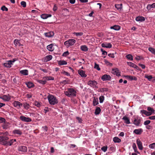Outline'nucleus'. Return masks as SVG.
Wrapping results in <instances>:
<instances>
[{"label":"nucleus","instance_id":"nucleus-1","mask_svg":"<svg viewBox=\"0 0 155 155\" xmlns=\"http://www.w3.org/2000/svg\"><path fill=\"white\" fill-rule=\"evenodd\" d=\"M76 91L71 88H69L68 91L64 92L65 95L69 97H75L76 95Z\"/></svg>","mask_w":155,"mask_h":155},{"label":"nucleus","instance_id":"nucleus-2","mask_svg":"<svg viewBox=\"0 0 155 155\" xmlns=\"http://www.w3.org/2000/svg\"><path fill=\"white\" fill-rule=\"evenodd\" d=\"M48 99L49 104L51 105H54L58 103L57 98L52 95L49 94L48 96Z\"/></svg>","mask_w":155,"mask_h":155},{"label":"nucleus","instance_id":"nucleus-3","mask_svg":"<svg viewBox=\"0 0 155 155\" xmlns=\"http://www.w3.org/2000/svg\"><path fill=\"white\" fill-rule=\"evenodd\" d=\"M76 42V41L74 39H69L68 40L66 41L64 43V45L66 46L67 48L72 46Z\"/></svg>","mask_w":155,"mask_h":155},{"label":"nucleus","instance_id":"nucleus-4","mask_svg":"<svg viewBox=\"0 0 155 155\" xmlns=\"http://www.w3.org/2000/svg\"><path fill=\"white\" fill-rule=\"evenodd\" d=\"M1 140H0V143L2 145L8 146V137L6 136H1Z\"/></svg>","mask_w":155,"mask_h":155},{"label":"nucleus","instance_id":"nucleus-5","mask_svg":"<svg viewBox=\"0 0 155 155\" xmlns=\"http://www.w3.org/2000/svg\"><path fill=\"white\" fill-rule=\"evenodd\" d=\"M141 119L140 118L137 117L135 118L133 122V123L137 126H139L141 123Z\"/></svg>","mask_w":155,"mask_h":155},{"label":"nucleus","instance_id":"nucleus-6","mask_svg":"<svg viewBox=\"0 0 155 155\" xmlns=\"http://www.w3.org/2000/svg\"><path fill=\"white\" fill-rule=\"evenodd\" d=\"M97 84V82L94 81L90 80L88 82V85L93 87H97L96 85Z\"/></svg>","mask_w":155,"mask_h":155},{"label":"nucleus","instance_id":"nucleus-7","mask_svg":"<svg viewBox=\"0 0 155 155\" xmlns=\"http://www.w3.org/2000/svg\"><path fill=\"white\" fill-rule=\"evenodd\" d=\"M20 118L22 121L27 122H30L31 121V118L29 117H25L23 116H21L20 117Z\"/></svg>","mask_w":155,"mask_h":155},{"label":"nucleus","instance_id":"nucleus-8","mask_svg":"<svg viewBox=\"0 0 155 155\" xmlns=\"http://www.w3.org/2000/svg\"><path fill=\"white\" fill-rule=\"evenodd\" d=\"M13 105L15 107L18 109L21 107L23 104L18 101H15L13 102Z\"/></svg>","mask_w":155,"mask_h":155},{"label":"nucleus","instance_id":"nucleus-9","mask_svg":"<svg viewBox=\"0 0 155 155\" xmlns=\"http://www.w3.org/2000/svg\"><path fill=\"white\" fill-rule=\"evenodd\" d=\"M54 33L52 31H49L45 33L44 35L46 37L51 38L54 35Z\"/></svg>","mask_w":155,"mask_h":155},{"label":"nucleus","instance_id":"nucleus-10","mask_svg":"<svg viewBox=\"0 0 155 155\" xmlns=\"http://www.w3.org/2000/svg\"><path fill=\"white\" fill-rule=\"evenodd\" d=\"M119 70L117 68L113 69L112 73L116 75L117 76L119 77L120 76V72L119 71Z\"/></svg>","mask_w":155,"mask_h":155},{"label":"nucleus","instance_id":"nucleus-11","mask_svg":"<svg viewBox=\"0 0 155 155\" xmlns=\"http://www.w3.org/2000/svg\"><path fill=\"white\" fill-rule=\"evenodd\" d=\"M18 150L19 151L26 152L27 151V148L26 147L24 146H20L18 148Z\"/></svg>","mask_w":155,"mask_h":155},{"label":"nucleus","instance_id":"nucleus-12","mask_svg":"<svg viewBox=\"0 0 155 155\" xmlns=\"http://www.w3.org/2000/svg\"><path fill=\"white\" fill-rule=\"evenodd\" d=\"M111 77L109 75L104 74L101 78V79L103 81H108L110 79Z\"/></svg>","mask_w":155,"mask_h":155},{"label":"nucleus","instance_id":"nucleus-13","mask_svg":"<svg viewBox=\"0 0 155 155\" xmlns=\"http://www.w3.org/2000/svg\"><path fill=\"white\" fill-rule=\"evenodd\" d=\"M101 45L102 47L107 48H111L112 47V45L110 43H103Z\"/></svg>","mask_w":155,"mask_h":155},{"label":"nucleus","instance_id":"nucleus-14","mask_svg":"<svg viewBox=\"0 0 155 155\" xmlns=\"http://www.w3.org/2000/svg\"><path fill=\"white\" fill-rule=\"evenodd\" d=\"M136 142L139 149L140 150H143V147L142 145V143L140 140L138 139H137Z\"/></svg>","mask_w":155,"mask_h":155},{"label":"nucleus","instance_id":"nucleus-15","mask_svg":"<svg viewBox=\"0 0 155 155\" xmlns=\"http://www.w3.org/2000/svg\"><path fill=\"white\" fill-rule=\"evenodd\" d=\"M12 133L15 135L17 134L21 135L22 134V132L20 130L15 129L13 131Z\"/></svg>","mask_w":155,"mask_h":155},{"label":"nucleus","instance_id":"nucleus-16","mask_svg":"<svg viewBox=\"0 0 155 155\" xmlns=\"http://www.w3.org/2000/svg\"><path fill=\"white\" fill-rule=\"evenodd\" d=\"M122 120H123L124 122L127 124H130V122L129 118L127 117L126 116H124L123 118H122Z\"/></svg>","mask_w":155,"mask_h":155},{"label":"nucleus","instance_id":"nucleus-17","mask_svg":"<svg viewBox=\"0 0 155 155\" xmlns=\"http://www.w3.org/2000/svg\"><path fill=\"white\" fill-rule=\"evenodd\" d=\"M78 73L82 77H86L87 76V75L85 74V71L82 70H79Z\"/></svg>","mask_w":155,"mask_h":155},{"label":"nucleus","instance_id":"nucleus-18","mask_svg":"<svg viewBox=\"0 0 155 155\" xmlns=\"http://www.w3.org/2000/svg\"><path fill=\"white\" fill-rule=\"evenodd\" d=\"M135 20L137 21H143L145 20V18L143 16H138L136 17Z\"/></svg>","mask_w":155,"mask_h":155},{"label":"nucleus","instance_id":"nucleus-19","mask_svg":"<svg viewBox=\"0 0 155 155\" xmlns=\"http://www.w3.org/2000/svg\"><path fill=\"white\" fill-rule=\"evenodd\" d=\"M10 124L8 122L5 123L2 125V127L3 129H7L9 128Z\"/></svg>","mask_w":155,"mask_h":155},{"label":"nucleus","instance_id":"nucleus-20","mask_svg":"<svg viewBox=\"0 0 155 155\" xmlns=\"http://www.w3.org/2000/svg\"><path fill=\"white\" fill-rule=\"evenodd\" d=\"M51 15L50 14H43L41 15V17L43 19H46L48 18L51 17Z\"/></svg>","mask_w":155,"mask_h":155},{"label":"nucleus","instance_id":"nucleus-21","mask_svg":"<svg viewBox=\"0 0 155 155\" xmlns=\"http://www.w3.org/2000/svg\"><path fill=\"white\" fill-rule=\"evenodd\" d=\"M143 131V130L141 128H140L134 130V133L137 134H140Z\"/></svg>","mask_w":155,"mask_h":155},{"label":"nucleus","instance_id":"nucleus-22","mask_svg":"<svg viewBox=\"0 0 155 155\" xmlns=\"http://www.w3.org/2000/svg\"><path fill=\"white\" fill-rule=\"evenodd\" d=\"M140 112L142 114H144L147 116H149L151 115V112H149L147 111V110H141L140 111Z\"/></svg>","mask_w":155,"mask_h":155},{"label":"nucleus","instance_id":"nucleus-23","mask_svg":"<svg viewBox=\"0 0 155 155\" xmlns=\"http://www.w3.org/2000/svg\"><path fill=\"white\" fill-rule=\"evenodd\" d=\"M0 98L5 101H8L10 99V98L8 96L5 95H3L2 97H0Z\"/></svg>","mask_w":155,"mask_h":155},{"label":"nucleus","instance_id":"nucleus-24","mask_svg":"<svg viewBox=\"0 0 155 155\" xmlns=\"http://www.w3.org/2000/svg\"><path fill=\"white\" fill-rule=\"evenodd\" d=\"M115 6L117 10L120 11H121V10L122 8V4H116L115 5Z\"/></svg>","mask_w":155,"mask_h":155},{"label":"nucleus","instance_id":"nucleus-25","mask_svg":"<svg viewBox=\"0 0 155 155\" xmlns=\"http://www.w3.org/2000/svg\"><path fill=\"white\" fill-rule=\"evenodd\" d=\"M47 48L50 51H53L54 50V48H53V44H51L48 45L47 47Z\"/></svg>","mask_w":155,"mask_h":155},{"label":"nucleus","instance_id":"nucleus-26","mask_svg":"<svg viewBox=\"0 0 155 155\" xmlns=\"http://www.w3.org/2000/svg\"><path fill=\"white\" fill-rule=\"evenodd\" d=\"M120 27L119 25H114L110 27L111 29H113L115 30L118 31L120 29Z\"/></svg>","mask_w":155,"mask_h":155},{"label":"nucleus","instance_id":"nucleus-27","mask_svg":"<svg viewBox=\"0 0 155 155\" xmlns=\"http://www.w3.org/2000/svg\"><path fill=\"white\" fill-rule=\"evenodd\" d=\"M3 65L5 67L10 68L11 67L12 64L8 61L7 62L4 63Z\"/></svg>","mask_w":155,"mask_h":155},{"label":"nucleus","instance_id":"nucleus-28","mask_svg":"<svg viewBox=\"0 0 155 155\" xmlns=\"http://www.w3.org/2000/svg\"><path fill=\"white\" fill-rule=\"evenodd\" d=\"M52 58V56L51 55H47L45 57V60L46 61H48L51 60Z\"/></svg>","mask_w":155,"mask_h":155},{"label":"nucleus","instance_id":"nucleus-29","mask_svg":"<svg viewBox=\"0 0 155 155\" xmlns=\"http://www.w3.org/2000/svg\"><path fill=\"white\" fill-rule=\"evenodd\" d=\"M101 110L99 107H96L94 112L95 114L96 115L99 114L100 113Z\"/></svg>","mask_w":155,"mask_h":155},{"label":"nucleus","instance_id":"nucleus-30","mask_svg":"<svg viewBox=\"0 0 155 155\" xmlns=\"http://www.w3.org/2000/svg\"><path fill=\"white\" fill-rule=\"evenodd\" d=\"M16 139H12L9 140L8 141V146L9 145L10 146H11L13 144L14 142H16Z\"/></svg>","mask_w":155,"mask_h":155},{"label":"nucleus","instance_id":"nucleus-31","mask_svg":"<svg viewBox=\"0 0 155 155\" xmlns=\"http://www.w3.org/2000/svg\"><path fill=\"white\" fill-rule=\"evenodd\" d=\"M93 105L94 106L97 105L99 104L98 99L97 98H96L95 97H94L93 100Z\"/></svg>","mask_w":155,"mask_h":155},{"label":"nucleus","instance_id":"nucleus-32","mask_svg":"<svg viewBox=\"0 0 155 155\" xmlns=\"http://www.w3.org/2000/svg\"><path fill=\"white\" fill-rule=\"evenodd\" d=\"M20 73L23 75H27L28 74V71L27 70H21Z\"/></svg>","mask_w":155,"mask_h":155},{"label":"nucleus","instance_id":"nucleus-33","mask_svg":"<svg viewBox=\"0 0 155 155\" xmlns=\"http://www.w3.org/2000/svg\"><path fill=\"white\" fill-rule=\"evenodd\" d=\"M14 44L16 46H20L22 45L20 43L19 40L15 39L14 41Z\"/></svg>","mask_w":155,"mask_h":155},{"label":"nucleus","instance_id":"nucleus-34","mask_svg":"<svg viewBox=\"0 0 155 155\" xmlns=\"http://www.w3.org/2000/svg\"><path fill=\"white\" fill-rule=\"evenodd\" d=\"M26 84L27 85V87L29 88H31L34 86V84L31 82H26Z\"/></svg>","mask_w":155,"mask_h":155},{"label":"nucleus","instance_id":"nucleus-35","mask_svg":"<svg viewBox=\"0 0 155 155\" xmlns=\"http://www.w3.org/2000/svg\"><path fill=\"white\" fill-rule=\"evenodd\" d=\"M127 78L130 80H134L137 81V78L135 76H131L127 75L126 76Z\"/></svg>","mask_w":155,"mask_h":155},{"label":"nucleus","instance_id":"nucleus-36","mask_svg":"<svg viewBox=\"0 0 155 155\" xmlns=\"http://www.w3.org/2000/svg\"><path fill=\"white\" fill-rule=\"evenodd\" d=\"M43 79L46 80H53L54 79V78L51 76L45 77L43 78Z\"/></svg>","mask_w":155,"mask_h":155},{"label":"nucleus","instance_id":"nucleus-37","mask_svg":"<svg viewBox=\"0 0 155 155\" xmlns=\"http://www.w3.org/2000/svg\"><path fill=\"white\" fill-rule=\"evenodd\" d=\"M113 140L115 143H119L121 142V140L117 137H115L113 138Z\"/></svg>","mask_w":155,"mask_h":155},{"label":"nucleus","instance_id":"nucleus-38","mask_svg":"<svg viewBox=\"0 0 155 155\" xmlns=\"http://www.w3.org/2000/svg\"><path fill=\"white\" fill-rule=\"evenodd\" d=\"M81 49L82 51H88V49L87 47L85 45H82L81 47Z\"/></svg>","mask_w":155,"mask_h":155},{"label":"nucleus","instance_id":"nucleus-39","mask_svg":"<svg viewBox=\"0 0 155 155\" xmlns=\"http://www.w3.org/2000/svg\"><path fill=\"white\" fill-rule=\"evenodd\" d=\"M148 50L152 54L155 55V49L151 47H150L148 48Z\"/></svg>","mask_w":155,"mask_h":155},{"label":"nucleus","instance_id":"nucleus-40","mask_svg":"<svg viewBox=\"0 0 155 155\" xmlns=\"http://www.w3.org/2000/svg\"><path fill=\"white\" fill-rule=\"evenodd\" d=\"M67 62L65 61H60L58 62V64L60 65H64L67 64Z\"/></svg>","mask_w":155,"mask_h":155},{"label":"nucleus","instance_id":"nucleus-41","mask_svg":"<svg viewBox=\"0 0 155 155\" xmlns=\"http://www.w3.org/2000/svg\"><path fill=\"white\" fill-rule=\"evenodd\" d=\"M23 105L24 108L26 110L28 109L30 107L29 104L26 102L23 103Z\"/></svg>","mask_w":155,"mask_h":155},{"label":"nucleus","instance_id":"nucleus-42","mask_svg":"<svg viewBox=\"0 0 155 155\" xmlns=\"http://www.w3.org/2000/svg\"><path fill=\"white\" fill-rule=\"evenodd\" d=\"M132 147L134 150V152L136 153H138L136 145L135 143H133L132 145Z\"/></svg>","mask_w":155,"mask_h":155},{"label":"nucleus","instance_id":"nucleus-43","mask_svg":"<svg viewBox=\"0 0 155 155\" xmlns=\"http://www.w3.org/2000/svg\"><path fill=\"white\" fill-rule=\"evenodd\" d=\"M99 100L100 103H102L104 100V97L103 96H101L99 98Z\"/></svg>","mask_w":155,"mask_h":155},{"label":"nucleus","instance_id":"nucleus-44","mask_svg":"<svg viewBox=\"0 0 155 155\" xmlns=\"http://www.w3.org/2000/svg\"><path fill=\"white\" fill-rule=\"evenodd\" d=\"M147 110L149 111V112L151 113V115L154 111V110L153 108L150 107H148L147 108Z\"/></svg>","mask_w":155,"mask_h":155},{"label":"nucleus","instance_id":"nucleus-45","mask_svg":"<svg viewBox=\"0 0 155 155\" xmlns=\"http://www.w3.org/2000/svg\"><path fill=\"white\" fill-rule=\"evenodd\" d=\"M38 83L44 85L46 84V81L45 80H39L38 81Z\"/></svg>","mask_w":155,"mask_h":155},{"label":"nucleus","instance_id":"nucleus-46","mask_svg":"<svg viewBox=\"0 0 155 155\" xmlns=\"http://www.w3.org/2000/svg\"><path fill=\"white\" fill-rule=\"evenodd\" d=\"M127 64L129 65V66H130L133 68H134L136 64H134V63H133L132 62H127Z\"/></svg>","mask_w":155,"mask_h":155},{"label":"nucleus","instance_id":"nucleus-47","mask_svg":"<svg viewBox=\"0 0 155 155\" xmlns=\"http://www.w3.org/2000/svg\"><path fill=\"white\" fill-rule=\"evenodd\" d=\"M145 77L149 81H150L153 78V77L152 75H145Z\"/></svg>","mask_w":155,"mask_h":155},{"label":"nucleus","instance_id":"nucleus-48","mask_svg":"<svg viewBox=\"0 0 155 155\" xmlns=\"http://www.w3.org/2000/svg\"><path fill=\"white\" fill-rule=\"evenodd\" d=\"M94 68L96 69L98 71H99L101 70V68L99 67V65L97 64L96 63H95L94 64Z\"/></svg>","mask_w":155,"mask_h":155},{"label":"nucleus","instance_id":"nucleus-49","mask_svg":"<svg viewBox=\"0 0 155 155\" xmlns=\"http://www.w3.org/2000/svg\"><path fill=\"white\" fill-rule=\"evenodd\" d=\"M126 57L128 59L131 60H133V56L131 54H127L126 56Z\"/></svg>","mask_w":155,"mask_h":155},{"label":"nucleus","instance_id":"nucleus-50","mask_svg":"<svg viewBox=\"0 0 155 155\" xmlns=\"http://www.w3.org/2000/svg\"><path fill=\"white\" fill-rule=\"evenodd\" d=\"M34 105L38 107H40L41 106V104L39 102L37 101L35 102Z\"/></svg>","mask_w":155,"mask_h":155},{"label":"nucleus","instance_id":"nucleus-51","mask_svg":"<svg viewBox=\"0 0 155 155\" xmlns=\"http://www.w3.org/2000/svg\"><path fill=\"white\" fill-rule=\"evenodd\" d=\"M74 34L77 36H81L83 35V33L82 32H74Z\"/></svg>","mask_w":155,"mask_h":155},{"label":"nucleus","instance_id":"nucleus-52","mask_svg":"<svg viewBox=\"0 0 155 155\" xmlns=\"http://www.w3.org/2000/svg\"><path fill=\"white\" fill-rule=\"evenodd\" d=\"M107 146H104L101 148V150L104 152H105L107 150Z\"/></svg>","mask_w":155,"mask_h":155},{"label":"nucleus","instance_id":"nucleus-53","mask_svg":"<svg viewBox=\"0 0 155 155\" xmlns=\"http://www.w3.org/2000/svg\"><path fill=\"white\" fill-rule=\"evenodd\" d=\"M1 9L3 11H8V8L6 7L5 6H3L1 8Z\"/></svg>","mask_w":155,"mask_h":155},{"label":"nucleus","instance_id":"nucleus-54","mask_svg":"<svg viewBox=\"0 0 155 155\" xmlns=\"http://www.w3.org/2000/svg\"><path fill=\"white\" fill-rule=\"evenodd\" d=\"M149 147L151 149H153L155 147V143H154L149 145Z\"/></svg>","mask_w":155,"mask_h":155},{"label":"nucleus","instance_id":"nucleus-55","mask_svg":"<svg viewBox=\"0 0 155 155\" xmlns=\"http://www.w3.org/2000/svg\"><path fill=\"white\" fill-rule=\"evenodd\" d=\"M21 4L24 8H25L26 7V2L25 1H22L21 2Z\"/></svg>","mask_w":155,"mask_h":155},{"label":"nucleus","instance_id":"nucleus-56","mask_svg":"<svg viewBox=\"0 0 155 155\" xmlns=\"http://www.w3.org/2000/svg\"><path fill=\"white\" fill-rule=\"evenodd\" d=\"M104 62H105V64L107 65H108V66H111L112 65V63H110L107 60H105L104 61Z\"/></svg>","mask_w":155,"mask_h":155},{"label":"nucleus","instance_id":"nucleus-57","mask_svg":"<svg viewBox=\"0 0 155 155\" xmlns=\"http://www.w3.org/2000/svg\"><path fill=\"white\" fill-rule=\"evenodd\" d=\"M69 54V53L68 51L64 52L62 54V56L64 57H66Z\"/></svg>","mask_w":155,"mask_h":155},{"label":"nucleus","instance_id":"nucleus-58","mask_svg":"<svg viewBox=\"0 0 155 155\" xmlns=\"http://www.w3.org/2000/svg\"><path fill=\"white\" fill-rule=\"evenodd\" d=\"M42 128L44 132H47L48 130V127L47 126H43L42 127Z\"/></svg>","mask_w":155,"mask_h":155},{"label":"nucleus","instance_id":"nucleus-59","mask_svg":"<svg viewBox=\"0 0 155 155\" xmlns=\"http://www.w3.org/2000/svg\"><path fill=\"white\" fill-rule=\"evenodd\" d=\"M152 8L151 4H148L147 7V8L148 11L150 10Z\"/></svg>","mask_w":155,"mask_h":155},{"label":"nucleus","instance_id":"nucleus-60","mask_svg":"<svg viewBox=\"0 0 155 155\" xmlns=\"http://www.w3.org/2000/svg\"><path fill=\"white\" fill-rule=\"evenodd\" d=\"M101 51L102 52V54L104 55H107V52L103 50L102 48L101 49Z\"/></svg>","mask_w":155,"mask_h":155},{"label":"nucleus","instance_id":"nucleus-61","mask_svg":"<svg viewBox=\"0 0 155 155\" xmlns=\"http://www.w3.org/2000/svg\"><path fill=\"white\" fill-rule=\"evenodd\" d=\"M150 123V121L149 120H147L144 122V124L145 125H148Z\"/></svg>","mask_w":155,"mask_h":155},{"label":"nucleus","instance_id":"nucleus-62","mask_svg":"<svg viewBox=\"0 0 155 155\" xmlns=\"http://www.w3.org/2000/svg\"><path fill=\"white\" fill-rule=\"evenodd\" d=\"M5 118L2 117H0V123L5 122Z\"/></svg>","mask_w":155,"mask_h":155},{"label":"nucleus","instance_id":"nucleus-63","mask_svg":"<svg viewBox=\"0 0 155 155\" xmlns=\"http://www.w3.org/2000/svg\"><path fill=\"white\" fill-rule=\"evenodd\" d=\"M68 80H65L61 82V83L62 84H68Z\"/></svg>","mask_w":155,"mask_h":155},{"label":"nucleus","instance_id":"nucleus-64","mask_svg":"<svg viewBox=\"0 0 155 155\" xmlns=\"http://www.w3.org/2000/svg\"><path fill=\"white\" fill-rule=\"evenodd\" d=\"M76 119L78 120L79 123H82V120L81 118H80L79 117H76Z\"/></svg>","mask_w":155,"mask_h":155}]
</instances>
